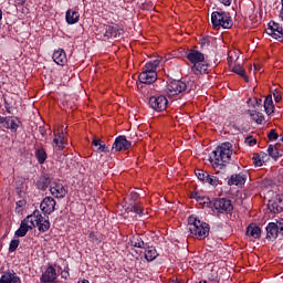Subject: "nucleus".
I'll use <instances>...</instances> for the list:
<instances>
[{"label":"nucleus","instance_id":"603ef678","mask_svg":"<svg viewBox=\"0 0 283 283\" xmlns=\"http://www.w3.org/2000/svg\"><path fill=\"white\" fill-rule=\"evenodd\" d=\"M277 227H279V232L281 233V235H283V219H280L276 222Z\"/></svg>","mask_w":283,"mask_h":283},{"label":"nucleus","instance_id":"bf43d9fd","mask_svg":"<svg viewBox=\"0 0 283 283\" xmlns=\"http://www.w3.org/2000/svg\"><path fill=\"white\" fill-rule=\"evenodd\" d=\"M259 156H261V160H263V163H264V158H266V154L261 153V154H259Z\"/></svg>","mask_w":283,"mask_h":283},{"label":"nucleus","instance_id":"72a5a7b5","mask_svg":"<svg viewBox=\"0 0 283 283\" xmlns=\"http://www.w3.org/2000/svg\"><path fill=\"white\" fill-rule=\"evenodd\" d=\"M266 33L276 41H283V31L266 30Z\"/></svg>","mask_w":283,"mask_h":283},{"label":"nucleus","instance_id":"c9c22d12","mask_svg":"<svg viewBox=\"0 0 283 283\" xmlns=\"http://www.w3.org/2000/svg\"><path fill=\"white\" fill-rule=\"evenodd\" d=\"M195 174L198 180H201V182H205L207 180V176L209 175V172H205V170H200V169H197Z\"/></svg>","mask_w":283,"mask_h":283},{"label":"nucleus","instance_id":"13d9d810","mask_svg":"<svg viewBox=\"0 0 283 283\" xmlns=\"http://www.w3.org/2000/svg\"><path fill=\"white\" fill-rule=\"evenodd\" d=\"M281 4H282V9L280 11V17H281V19H283V0H281Z\"/></svg>","mask_w":283,"mask_h":283},{"label":"nucleus","instance_id":"f8f14e48","mask_svg":"<svg viewBox=\"0 0 283 283\" xmlns=\"http://www.w3.org/2000/svg\"><path fill=\"white\" fill-rule=\"evenodd\" d=\"M158 73L156 72H142L138 76L142 85H151L153 83H156Z\"/></svg>","mask_w":283,"mask_h":283},{"label":"nucleus","instance_id":"2eb2a0df","mask_svg":"<svg viewBox=\"0 0 283 283\" xmlns=\"http://www.w3.org/2000/svg\"><path fill=\"white\" fill-rule=\"evenodd\" d=\"M245 235L248 238H253V240H260L262 235V229L255 223H250L247 228Z\"/></svg>","mask_w":283,"mask_h":283},{"label":"nucleus","instance_id":"58836bf2","mask_svg":"<svg viewBox=\"0 0 283 283\" xmlns=\"http://www.w3.org/2000/svg\"><path fill=\"white\" fill-rule=\"evenodd\" d=\"M97 151H103L104 154H109V146L105 145V142L99 144Z\"/></svg>","mask_w":283,"mask_h":283},{"label":"nucleus","instance_id":"423d86ee","mask_svg":"<svg viewBox=\"0 0 283 283\" xmlns=\"http://www.w3.org/2000/svg\"><path fill=\"white\" fill-rule=\"evenodd\" d=\"M212 209L218 211V213H232L233 212V203L230 199L218 198V199L213 200Z\"/></svg>","mask_w":283,"mask_h":283},{"label":"nucleus","instance_id":"5701e85b","mask_svg":"<svg viewBox=\"0 0 283 283\" xmlns=\"http://www.w3.org/2000/svg\"><path fill=\"white\" fill-rule=\"evenodd\" d=\"M264 109L268 116H271L275 112V105H273V96L268 95L264 101Z\"/></svg>","mask_w":283,"mask_h":283},{"label":"nucleus","instance_id":"ddd939ff","mask_svg":"<svg viewBox=\"0 0 283 283\" xmlns=\"http://www.w3.org/2000/svg\"><path fill=\"white\" fill-rule=\"evenodd\" d=\"M40 281H41V283H57L56 282V269H54V266H52V265L46 268V270L42 274Z\"/></svg>","mask_w":283,"mask_h":283},{"label":"nucleus","instance_id":"aec40b11","mask_svg":"<svg viewBox=\"0 0 283 283\" xmlns=\"http://www.w3.org/2000/svg\"><path fill=\"white\" fill-rule=\"evenodd\" d=\"M53 61L56 65H65L67 63V55L63 49H59L53 53Z\"/></svg>","mask_w":283,"mask_h":283},{"label":"nucleus","instance_id":"3c124183","mask_svg":"<svg viewBox=\"0 0 283 283\" xmlns=\"http://www.w3.org/2000/svg\"><path fill=\"white\" fill-rule=\"evenodd\" d=\"M200 192H198V191H192L191 193H190V198H193L195 200H197V202L200 200Z\"/></svg>","mask_w":283,"mask_h":283},{"label":"nucleus","instance_id":"79ce46f5","mask_svg":"<svg viewBox=\"0 0 283 283\" xmlns=\"http://www.w3.org/2000/svg\"><path fill=\"white\" fill-rule=\"evenodd\" d=\"M140 198V195H138V192H130V198H129V202H138V199Z\"/></svg>","mask_w":283,"mask_h":283},{"label":"nucleus","instance_id":"4d7b16f0","mask_svg":"<svg viewBox=\"0 0 283 283\" xmlns=\"http://www.w3.org/2000/svg\"><path fill=\"white\" fill-rule=\"evenodd\" d=\"M70 276V273L69 272H62V277H65V280Z\"/></svg>","mask_w":283,"mask_h":283},{"label":"nucleus","instance_id":"1a4fd4ad","mask_svg":"<svg viewBox=\"0 0 283 283\" xmlns=\"http://www.w3.org/2000/svg\"><path fill=\"white\" fill-rule=\"evenodd\" d=\"M132 147V142L127 140L125 135H120L116 137L113 146L112 151H127Z\"/></svg>","mask_w":283,"mask_h":283},{"label":"nucleus","instance_id":"680f3d73","mask_svg":"<svg viewBox=\"0 0 283 283\" xmlns=\"http://www.w3.org/2000/svg\"><path fill=\"white\" fill-rule=\"evenodd\" d=\"M78 283H90V281H87V280H82V281H80Z\"/></svg>","mask_w":283,"mask_h":283},{"label":"nucleus","instance_id":"4468645a","mask_svg":"<svg viewBox=\"0 0 283 283\" xmlns=\"http://www.w3.org/2000/svg\"><path fill=\"white\" fill-rule=\"evenodd\" d=\"M266 240H269L270 242L277 240V234L280 233V228L277 223L270 222L266 227Z\"/></svg>","mask_w":283,"mask_h":283},{"label":"nucleus","instance_id":"6ab92c4d","mask_svg":"<svg viewBox=\"0 0 283 283\" xmlns=\"http://www.w3.org/2000/svg\"><path fill=\"white\" fill-rule=\"evenodd\" d=\"M0 283H21V277L17 276L14 272H3Z\"/></svg>","mask_w":283,"mask_h":283},{"label":"nucleus","instance_id":"a878e982","mask_svg":"<svg viewBox=\"0 0 283 283\" xmlns=\"http://www.w3.org/2000/svg\"><path fill=\"white\" fill-rule=\"evenodd\" d=\"M35 158L39 163V165H43L45 160H48V153L45 151L44 148H38L35 150Z\"/></svg>","mask_w":283,"mask_h":283},{"label":"nucleus","instance_id":"a211bd4d","mask_svg":"<svg viewBox=\"0 0 283 283\" xmlns=\"http://www.w3.org/2000/svg\"><path fill=\"white\" fill-rule=\"evenodd\" d=\"M244 182H247V175L242 172L238 175H232L228 180V185L230 187H232V185H235V187H242Z\"/></svg>","mask_w":283,"mask_h":283},{"label":"nucleus","instance_id":"e433bc0d","mask_svg":"<svg viewBox=\"0 0 283 283\" xmlns=\"http://www.w3.org/2000/svg\"><path fill=\"white\" fill-rule=\"evenodd\" d=\"M123 29H119L118 27H113L112 39H120V36H123Z\"/></svg>","mask_w":283,"mask_h":283},{"label":"nucleus","instance_id":"cd10ccee","mask_svg":"<svg viewBox=\"0 0 283 283\" xmlns=\"http://www.w3.org/2000/svg\"><path fill=\"white\" fill-rule=\"evenodd\" d=\"M157 255H158V251H156V248L154 247L146 248L145 260H147V262H154V259Z\"/></svg>","mask_w":283,"mask_h":283},{"label":"nucleus","instance_id":"de8ad7c7","mask_svg":"<svg viewBox=\"0 0 283 283\" xmlns=\"http://www.w3.org/2000/svg\"><path fill=\"white\" fill-rule=\"evenodd\" d=\"M271 185H272L271 179H264V180L261 182V187H262L263 189H266V187H271Z\"/></svg>","mask_w":283,"mask_h":283},{"label":"nucleus","instance_id":"c85d7f7f","mask_svg":"<svg viewBox=\"0 0 283 283\" xmlns=\"http://www.w3.org/2000/svg\"><path fill=\"white\" fill-rule=\"evenodd\" d=\"M252 120L256 123L258 125H262L264 123V116L261 113H258L255 111H248Z\"/></svg>","mask_w":283,"mask_h":283},{"label":"nucleus","instance_id":"0e129e2a","mask_svg":"<svg viewBox=\"0 0 283 283\" xmlns=\"http://www.w3.org/2000/svg\"><path fill=\"white\" fill-rule=\"evenodd\" d=\"M256 105H260V102L256 101Z\"/></svg>","mask_w":283,"mask_h":283},{"label":"nucleus","instance_id":"7c9ffc66","mask_svg":"<svg viewBox=\"0 0 283 283\" xmlns=\"http://www.w3.org/2000/svg\"><path fill=\"white\" fill-rule=\"evenodd\" d=\"M268 154L269 156H271V158H274V160H277V158H280V150H277V148L273 145H270L268 148Z\"/></svg>","mask_w":283,"mask_h":283},{"label":"nucleus","instance_id":"0eeeda50","mask_svg":"<svg viewBox=\"0 0 283 283\" xmlns=\"http://www.w3.org/2000/svg\"><path fill=\"white\" fill-rule=\"evenodd\" d=\"M166 92L168 96H178V94H182V92H187V83L180 80H174L167 84Z\"/></svg>","mask_w":283,"mask_h":283},{"label":"nucleus","instance_id":"a19ab883","mask_svg":"<svg viewBox=\"0 0 283 283\" xmlns=\"http://www.w3.org/2000/svg\"><path fill=\"white\" fill-rule=\"evenodd\" d=\"M268 30H273V32H283L282 27L279 23L273 22Z\"/></svg>","mask_w":283,"mask_h":283},{"label":"nucleus","instance_id":"9b49d317","mask_svg":"<svg viewBox=\"0 0 283 283\" xmlns=\"http://www.w3.org/2000/svg\"><path fill=\"white\" fill-rule=\"evenodd\" d=\"M40 209L44 216L54 213L56 209V200H54L52 197H45L40 205Z\"/></svg>","mask_w":283,"mask_h":283},{"label":"nucleus","instance_id":"6e6d98bb","mask_svg":"<svg viewBox=\"0 0 283 283\" xmlns=\"http://www.w3.org/2000/svg\"><path fill=\"white\" fill-rule=\"evenodd\" d=\"M15 3L18 6H23V3H25V0H15Z\"/></svg>","mask_w":283,"mask_h":283},{"label":"nucleus","instance_id":"e2e57ef3","mask_svg":"<svg viewBox=\"0 0 283 283\" xmlns=\"http://www.w3.org/2000/svg\"><path fill=\"white\" fill-rule=\"evenodd\" d=\"M199 283H208L207 281H200Z\"/></svg>","mask_w":283,"mask_h":283},{"label":"nucleus","instance_id":"412c9836","mask_svg":"<svg viewBox=\"0 0 283 283\" xmlns=\"http://www.w3.org/2000/svg\"><path fill=\"white\" fill-rule=\"evenodd\" d=\"M130 245L136 249H149V243H145L140 234H136L130 238Z\"/></svg>","mask_w":283,"mask_h":283},{"label":"nucleus","instance_id":"9d476101","mask_svg":"<svg viewBox=\"0 0 283 283\" xmlns=\"http://www.w3.org/2000/svg\"><path fill=\"white\" fill-rule=\"evenodd\" d=\"M149 106L151 109H155V112H164V109H167V97L164 95L161 96H153L149 98Z\"/></svg>","mask_w":283,"mask_h":283},{"label":"nucleus","instance_id":"f257e3e1","mask_svg":"<svg viewBox=\"0 0 283 283\" xmlns=\"http://www.w3.org/2000/svg\"><path fill=\"white\" fill-rule=\"evenodd\" d=\"M38 227L40 233H45L50 231V220L45 219L41 211L35 210L32 214L28 216L24 220L21 221L20 228L15 231L17 238H25L30 229Z\"/></svg>","mask_w":283,"mask_h":283},{"label":"nucleus","instance_id":"473e14b6","mask_svg":"<svg viewBox=\"0 0 283 283\" xmlns=\"http://www.w3.org/2000/svg\"><path fill=\"white\" fill-rule=\"evenodd\" d=\"M113 32H114V27H112V25H103L102 34L105 36V39H112V33Z\"/></svg>","mask_w":283,"mask_h":283},{"label":"nucleus","instance_id":"2f4dec72","mask_svg":"<svg viewBox=\"0 0 283 283\" xmlns=\"http://www.w3.org/2000/svg\"><path fill=\"white\" fill-rule=\"evenodd\" d=\"M208 182V185H211L212 187H218V185H220V179H218V177L213 176V175H207L206 176V181Z\"/></svg>","mask_w":283,"mask_h":283},{"label":"nucleus","instance_id":"f03ea898","mask_svg":"<svg viewBox=\"0 0 283 283\" xmlns=\"http://www.w3.org/2000/svg\"><path fill=\"white\" fill-rule=\"evenodd\" d=\"M233 155V145L229 142L221 144L212 151L210 156V163L216 169H222L227 164L231 161Z\"/></svg>","mask_w":283,"mask_h":283},{"label":"nucleus","instance_id":"4c0bfd02","mask_svg":"<svg viewBox=\"0 0 283 283\" xmlns=\"http://www.w3.org/2000/svg\"><path fill=\"white\" fill-rule=\"evenodd\" d=\"M253 163H254L255 167H262V165L264 164V159H262V155L256 154L253 157Z\"/></svg>","mask_w":283,"mask_h":283},{"label":"nucleus","instance_id":"7ed1b4c3","mask_svg":"<svg viewBox=\"0 0 283 283\" xmlns=\"http://www.w3.org/2000/svg\"><path fill=\"white\" fill-rule=\"evenodd\" d=\"M187 59L193 64V74H207V70H209V64H207V62L205 61L203 53L198 50H190L187 53Z\"/></svg>","mask_w":283,"mask_h":283},{"label":"nucleus","instance_id":"4be33fe9","mask_svg":"<svg viewBox=\"0 0 283 283\" xmlns=\"http://www.w3.org/2000/svg\"><path fill=\"white\" fill-rule=\"evenodd\" d=\"M52 185V179L50 178V175H44L40 177V179L36 181V187L41 191H45Z\"/></svg>","mask_w":283,"mask_h":283},{"label":"nucleus","instance_id":"c756f323","mask_svg":"<svg viewBox=\"0 0 283 283\" xmlns=\"http://www.w3.org/2000/svg\"><path fill=\"white\" fill-rule=\"evenodd\" d=\"M53 147H55L59 150L65 148V138L63 137V135H59V137H55L53 139Z\"/></svg>","mask_w":283,"mask_h":283},{"label":"nucleus","instance_id":"b1692460","mask_svg":"<svg viewBox=\"0 0 283 283\" xmlns=\"http://www.w3.org/2000/svg\"><path fill=\"white\" fill-rule=\"evenodd\" d=\"M80 14L77 11L67 10L66 11V23L70 25H74V23H78Z\"/></svg>","mask_w":283,"mask_h":283},{"label":"nucleus","instance_id":"ea45409f","mask_svg":"<svg viewBox=\"0 0 283 283\" xmlns=\"http://www.w3.org/2000/svg\"><path fill=\"white\" fill-rule=\"evenodd\" d=\"M269 140H277L280 138V135L275 132V129H271L270 133L268 134Z\"/></svg>","mask_w":283,"mask_h":283},{"label":"nucleus","instance_id":"393cba45","mask_svg":"<svg viewBox=\"0 0 283 283\" xmlns=\"http://www.w3.org/2000/svg\"><path fill=\"white\" fill-rule=\"evenodd\" d=\"M126 209L127 211H130V213H136V216H142L143 213V206L140 202H129Z\"/></svg>","mask_w":283,"mask_h":283},{"label":"nucleus","instance_id":"f704fd0d","mask_svg":"<svg viewBox=\"0 0 283 283\" xmlns=\"http://www.w3.org/2000/svg\"><path fill=\"white\" fill-rule=\"evenodd\" d=\"M199 205H203V207H210V209H213V203L211 202V199L209 197L201 196L199 197Z\"/></svg>","mask_w":283,"mask_h":283},{"label":"nucleus","instance_id":"20e7f679","mask_svg":"<svg viewBox=\"0 0 283 283\" xmlns=\"http://www.w3.org/2000/svg\"><path fill=\"white\" fill-rule=\"evenodd\" d=\"M188 227L190 233L196 235L198 240H205V238L209 237V223L200 221L196 217H189Z\"/></svg>","mask_w":283,"mask_h":283},{"label":"nucleus","instance_id":"8fccbe9b","mask_svg":"<svg viewBox=\"0 0 283 283\" xmlns=\"http://www.w3.org/2000/svg\"><path fill=\"white\" fill-rule=\"evenodd\" d=\"M273 97H274L275 103H280V101H282V95H280V92H277V91H275L273 93Z\"/></svg>","mask_w":283,"mask_h":283},{"label":"nucleus","instance_id":"37998d69","mask_svg":"<svg viewBox=\"0 0 283 283\" xmlns=\"http://www.w3.org/2000/svg\"><path fill=\"white\" fill-rule=\"evenodd\" d=\"M15 249H19V240H12L9 245V251H14Z\"/></svg>","mask_w":283,"mask_h":283},{"label":"nucleus","instance_id":"a18cd8bd","mask_svg":"<svg viewBox=\"0 0 283 283\" xmlns=\"http://www.w3.org/2000/svg\"><path fill=\"white\" fill-rule=\"evenodd\" d=\"M23 207H25V200H19L17 201V212L19 213L21 211V209H23Z\"/></svg>","mask_w":283,"mask_h":283},{"label":"nucleus","instance_id":"c03bdc74","mask_svg":"<svg viewBox=\"0 0 283 283\" xmlns=\"http://www.w3.org/2000/svg\"><path fill=\"white\" fill-rule=\"evenodd\" d=\"M143 72H156V67L150 62H148L146 63Z\"/></svg>","mask_w":283,"mask_h":283},{"label":"nucleus","instance_id":"864d4df0","mask_svg":"<svg viewBox=\"0 0 283 283\" xmlns=\"http://www.w3.org/2000/svg\"><path fill=\"white\" fill-rule=\"evenodd\" d=\"M102 143H103V142H102L101 139L94 138L93 142H92V145H93L94 147H97V148H98Z\"/></svg>","mask_w":283,"mask_h":283},{"label":"nucleus","instance_id":"052dcab7","mask_svg":"<svg viewBox=\"0 0 283 283\" xmlns=\"http://www.w3.org/2000/svg\"><path fill=\"white\" fill-rule=\"evenodd\" d=\"M1 19H3V11H1V9H0V21H1Z\"/></svg>","mask_w":283,"mask_h":283},{"label":"nucleus","instance_id":"49530a36","mask_svg":"<svg viewBox=\"0 0 283 283\" xmlns=\"http://www.w3.org/2000/svg\"><path fill=\"white\" fill-rule=\"evenodd\" d=\"M245 143H247L248 145H250V147H253V145H258V139H255V138H253V137H248V138L245 139Z\"/></svg>","mask_w":283,"mask_h":283},{"label":"nucleus","instance_id":"5fc2aeb1","mask_svg":"<svg viewBox=\"0 0 283 283\" xmlns=\"http://www.w3.org/2000/svg\"><path fill=\"white\" fill-rule=\"evenodd\" d=\"M221 3H223V6H231V0H221Z\"/></svg>","mask_w":283,"mask_h":283},{"label":"nucleus","instance_id":"f3484780","mask_svg":"<svg viewBox=\"0 0 283 283\" xmlns=\"http://www.w3.org/2000/svg\"><path fill=\"white\" fill-rule=\"evenodd\" d=\"M0 124L6 128V129H11V132H17L19 129V124H17V120L12 117H1L0 116Z\"/></svg>","mask_w":283,"mask_h":283},{"label":"nucleus","instance_id":"09e8293b","mask_svg":"<svg viewBox=\"0 0 283 283\" xmlns=\"http://www.w3.org/2000/svg\"><path fill=\"white\" fill-rule=\"evenodd\" d=\"M163 57H157L156 60H151L149 61L148 63H150L151 65L156 67H158V65H160V61H161Z\"/></svg>","mask_w":283,"mask_h":283},{"label":"nucleus","instance_id":"bb28decb","mask_svg":"<svg viewBox=\"0 0 283 283\" xmlns=\"http://www.w3.org/2000/svg\"><path fill=\"white\" fill-rule=\"evenodd\" d=\"M232 72H234V74H238V76H242L243 81L245 83H249V76H247V71H244L242 65H240V64L234 65L232 67Z\"/></svg>","mask_w":283,"mask_h":283},{"label":"nucleus","instance_id":"6e6552de","mask_svg":"<svg viewBox=\"0 0 283 283\" xmlns=\"http://www.w3.org/2000/svg\"><path fill=\"white\" fill-rule=\"evenodd\" d=\"M268 209L271 213H282L283 211V193L275 195L268 202Z\"/></svg>","mask_w":283,"mask_h":283},{"label":"nucleus","instance_id":"39448f33","mask_svg":"<svg viewBox=\"0 0 283 283\" xmlns=\"http://www.w3.org/2000/svg\"><path fill=\"white\" fill-rule=\"evenodd\" d=\"M211 23L214 30H231L233 28V19H231V14L224 11H213L211 14Z\"/></svg>","mask_w":283,"mask_h":283},{"label":"nucleus","instance_id":"dca6fc26","mask_svg":"<svg viewBox=\"0 0 283 283\" xmlns=\"http://www.w3.org/2000/svg\"><path fill=\"white\" fill-rule=\"evenodd\" d=\"M50 191L54 198H65L67 196V190L61 184H53Z\"/></svg>","mask_w":283,"mask_h":283}]
</instances>
